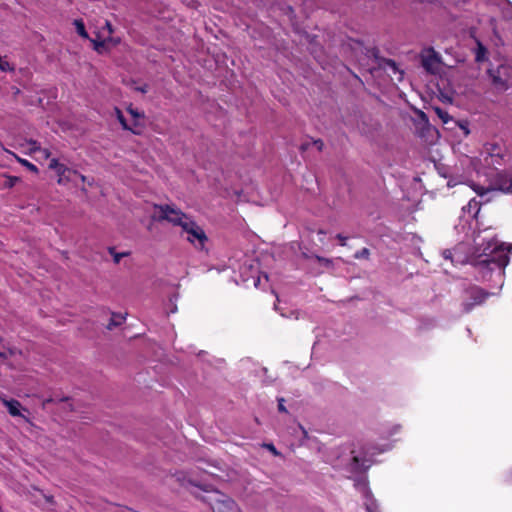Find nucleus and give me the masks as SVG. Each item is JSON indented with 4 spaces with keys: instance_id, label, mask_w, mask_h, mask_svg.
I'll use <instances>...</instances> for the list:
<instances>
[{
    "instance_id": "f257e3e1",
    "label": "nucleus",
    "mask_w": 512,
    "mask_h": 512,
    "mask_svg": "<svg viewBox=\"0 0 512 512\" xmlns=\"http://www.w3.org/2000/svg\"><path fill=\"white\" fill-rule=\"evenodd\" d=\"M509 263L508 251L502 246L495 247L489 254L480 255L475 261V266L480 269L493 271L504 270Z\"/></svg>"
},
{
    "instance_id": "f03ea898",
    "label": "nucleus",
    "mask_w": 512,
    "mask_h": 512,
    "mask_svg": "<svg viewBox=\"0 0 512 512\" xmlns=\"http://www.w3.org/2000/svg\"><path fill=\"white\" fill-rule=\"evenodd\" d=\"M208 503L213 512H241L232 498L219 491L212 492L208 497Z\"/></svg>"
},
{
    "instance_id": "7ed1b4c3",
    "label": "nucleus",
    "mask_w": 512,
    "mask_h": 512,
    "mask_svg": "<svg viewBox=\"0 0 512 512\" xmlns=\"http://www.w3.org/2000/svg\"><path fill=\"white\" fill-rule=\"evenodd\" d=\"M483 154H485V162L489 166H493L497 169L498 166L504 164V158L506 156V148L497 142H487L483 146Z\"/></svg>"
},
{
    "instance_id": "20e7f679",
    "label": "nucleus",
    "mask_w": 512,
    "mask_h": 512,
    "mask_svg": "<svg viewBox=\"0 0 512 512\" xmlns=\"http://www.w3.org/2000/svg\"><path fill=\"white\" fill-rule=\"evenodd\" d=\"M488 74L495 87L506 90L512 85V67L501 64L497 68L488 69Z\"/></svg>"
},
{
    "instance_id": "39448f33",
    "label": "nucleus",
    "mask_w": 512,
    "mask_h": 512,
    "mask_svg": "<svg viewBox=\"0 0 512 512\" xmlns=\"http://www.w3.org/2000/svg\"><path fill=\"white\" fill-rule=\"evenodd\" d=\"M156 208L159 209L160 215L158 220H165L169 223H172L175 226H180L185 224L188 219H191L187 214L182 212L180 209L171 207L170 205H156Z\"/></svg>"
},
{
    "instance_id": "423d86ee",
    "label": "nucleus",
    "mask_w": 512,
    "mask_h": 512,
    "mask_svg": "<svg viewBox=\"0 0 512 512\" xmlns=\"http://www.w3.org/2000/svg\"><path fill=\"white\" fill-rule=\"evenodd\" d=\"M182 230L188 234L187 240L196 248L203 249L205 242L208 240L204 230L192 219H188Z\"/></svg>"
},
{
    "instance_id": "0eeeda50",
    "label": "nucleus",
    "mask_w": 512,
    "mask_h": 512,
    "mask_svg": "<svg viewBox=\"0 0 512 512\" xmlns=\"http://www.w3.org/2000/svg\"><path fill=\"white\" fill-rule=\"evenodd\" d=\"M467 300L463 303V310L469 313L475 306L483 304L491 293L487 292L479 286H471L466 289Z\"/></svg>"
},
{
    "instance_id": "6e6552de",
    "label": "nucleus",
    "mask_w": 512,
    "mask_h": 512,
    "mask_svg": "<svg viewBox=\"0 0 512 512\" xmlns=\"http://www.w3.org/2000/svg\"><path fill=\"white\" fill-rule=\"evenodd\" d=\"M421 64L428 73L435 75L440 71L441 57L433 48H428L421 54Z\"/></svg>"
},
{
    "instance_id": "1a4fd4ad",
    "label": "nucleus",
    "mask_w": 512,
    "mask_h": 512,
    "mask_svg": "<svg viewBox=\"0 0 512 512\" xmlns=\"http://www.w3.org/2000/svg\"><path fill=\"white\" fill-rule=\"evenodd\" d=\"M491 188L504 193H512V174L498 171L491 180Z\"/></svg>"
},
{
    "instance_id": "9d476101",
    "label": "nucleus",
    "mask_w": 512,
    "mask_h": 512,
    "mask_svg": "<svg viewBox=\"0 0 512 512\" xmlns=\"http://www.w3.org/2000/svg\"><path fill=\"white\" fill-rule=\"evenodd\" d=\"M77 179L81 180L82 182H86L87 177L68 167V171H66L65 176L63 178H58L57 182L60 185H65L70 182L76 184Z\"/></svg>"
},
{
    "instance_id": "9b49d317",
    "label": "nucleus",
    "mask_w": 512,
    "mask_h": 512,
    "mask_svg": "<svg viewBox=\"0 0 512 512\" xmlns=\"http://www.w3.org/2000/svg\"><path fill=\"white\" fill-rule=\"evenodd\" d=\"M115 113H116L117 120L119 121V123L121 124V126L124 130L130 131L135 135H139L141 133L139 130L133 128L132 125L128 124L125 116L123 115L122 111L119 108H117V107L115 108Z\"/></svg>"
},
{
    "instance_id": "f8f14e48",
    "label": "nucleus",
    "mask_w": 512,
    "mask_h": 512,
    "mask_svg": "<svg viewBox=\"0 0 512 512\" xmlns=\"http://www.w3.org/2000/svg\"><path fill=\"white\" fill-rule=\"evenodd\" d=\"M364 505L368 512H381L380 506L370 492L365 494Z\"/></svg>"
},
{
    "instance_id": "ddd939ff",
    "label": "nucleus",
    "mask_w": 512,
    "mask_h": 512,
    "mask_svg": "<svg viewBox=\"0 0 512 512\" xmlns=\"http://www.w3.org/2000/svg\"><path fill=\"white\" fill-rule=\"evenodd\" d=\"M5 406L8 409V412L12 416H21L20 409L22 408L21 403L18 400L11 399L8 401H4Z\"/></svg>"
},
{
    "instance_id": "4468645a",
    "label": "nucleus",
    "mask_w": 512,
    "mask_h": 512,
    "mask_svg": "<svg viewBox=\"0 0 512 512\" xmlns=\"http://www.w3.org/2000/svg\"><path fill=\"white\" fill-rule=\"evenodd\" d=\"M488 50L481 41H477V47L475 50V61L484 62L487 60Z\"/></svg>"
},
{
    "instance_id": "2eb2a0df",
    "label": "nucleus",
    "mask_w": 512,
    "mask_h": 512,
    "mask_svg": "<svg viewBox=\"0 0 512 512\" xmlns=\"http://www.w3.org/2000/svg\"><path fill=\"white\" fill-rule=\"evenodd\" d=\"M352 463L356 470L366 471L371 466V461L359 456H353Z\"/></svg>"
},
{
    "instance_id": "dca6fc26",
    "label": "nucleus",
    "mask_w": 512,
    "mask_h": 512,
    "mask_svg": "<svg viewBox=\"0 0 512 512\" xmlns=\"http://www.w3.org/2000/svg\"><path fill=\"white\" fill-rule=\"evenodd\" d=\"M71 400L72 398L69 396L58 397V395H54L46 399L45 403L66 402L68 403V411L73 412L75 409L73 404L70 402Z\"/></svg>"
},
{
    "instance_id": "f3484780",
    "label": "nucleus",
    "mask_w": 512,
    "mask_h": 512,
    "mask_svg": "<svg viewBox=\"0 0 512 512\" xmlns=\"http://www.w3.org/2000/svg\"><path fill=\"white\" fill-rule=\"evenodd\" d=\"M73 25L75 27V30L77 32V34L84 38V39H89V35L86 31V28H85V24H84V21L82 19H75L73 21Z\"/></svg>"
},
{
    "instance_id": "a211bd4d",
    "label": "nucleus",
    "mask_w": 512,
    "mask_h": 512,
    "mask_svg": "<svg viewBox=\"0 0 512 512\" xmlns=\"http://www.w3.org/2000/svg\"><path fill=\"white\" fill-rule=\"evenodd\" d=\"M125 320V317L119 313H112V316L110 318V322L107 325V328L109 330H112L118 326H120Z\"/></svg>"
},
{
    "instance_id": "6ab92c4d",
    "label": "nucleus",
    "mask_w": 512,
    "mask_h": 512,
    "mask_svg": "<svg viewBox=\"0 0 512 512\" xmlns=\"http://www.w3.org/2000/svg\"><path fill=\"white\" fill-rule=\"evenodd\" d=\"M127 112L133 118L132 127L136 129L140 125L139 122H138V119L144 118V113L143 112H139L137 109L133 108L132 105H130L127 108Z\"/></svg>"
},
{
    "instance_id": "aec40b11",
    "label": "nucleus",
    "mask_w": 512,
    "mask_h": 512,
    "mask_svg": "<svg viewBox=\"0 0 512 512\" xmlns=\"http://www.w3.org/2000/svg\"><path fill=\"white\" fill-rule=\"evenodd\" d=\"M95 51L100 54H107L111 51V47L108 44V41H105V39L100 40V42L97 43L95 47Z\"/></svg>"
},
{
    "instance_id": "412c9836",
    "label": "nucleus",
    "mask_w": 512,
    "mask_h": 512,
    "mask_svg": "<svg viewBox=\"0 0 512 512\" xmlns=\"http://www.w3.org/2000/svg\"><path fill=\"white\" fill-rule=\"evenodd\" d=\"M20 181V178L17 176H5L4 181L1 184L2 188L5 189H11L13 188L18 182Z\"/></svg>"
},
{
    "instance_id": "4be33fe9",
    "label": "nucleus",
    "mask_w": 512,
    "mask_h": 512,
    "mask_svg": "<svg viewBox=\"0 0 512 512\" xmlns=\"http://www.w3.org/2000/svg\"><path fill=\"white\" fill-rule=\"evenodd\" d=\"M433 110H434L435 114L441 119V121L444 124H447L449 121L452 120V117L444 109H442L440 107H433Z\"/></svg>"
},
{
    "instance_id": "5701e85b",
    "label": "nucleus",
    "mask_w": 512,
    "mask_h": 512,
    "mask_svg": "<svg viewBox=\"0 0 512 512\" xmlns=\"http://www.w3.org/2000/svg\"><path fill=\"white\" fill-rule=\"evenodd\" d=\"M17 161L24 167H26L29 171H31L32 173H35V174H38L39 173V169L36 165H34L33 163L29 162L28 160L26 159H23V158H20L18 156H15Z\"/></svg>"
},
{
    "instance_id": "b1692460",
    "label": "nucleus",
    "mask_w": 512,
    "mask_h": 512,
    "mask_svg": "<svg viewBox=\"0 0 512 512\" xmlns=\"http://www.w3.org/2000/svg\"><path fill=\"white\" fill-rule=\"evenodd\" d=\"M108 252L113 256L115 264H119L120 260L129 254L128 252L117 253L114 247H109Z\"/></svg>"
},
{
    "instance_id": "393cba45",
    "label": "nucleus",
    "mask_w": 512,
    "mask_h": 512,
    "mask_svg": "<svg viewBox=\"0 0 512 512\" xmlns=\"http://www.w3.org/2000/svg\"><path fill=\"white\" fill-rule=\"evenodd\" d=\"M467 210L469 213L474 211L475 215H477L480 210V203L475 198L471 199L467 204Z\"/></svg>"
},
{
    "instance_id": "a878e982",
    "label": "nucleus",
    "mask_w": 512,
    "mask_h": 512,
    "mask_svg": "<svg viewBox=\"0 0 512 512\" xmlns=\"http://www.w3.org/2000/svg\"><path fill=\"white\" fill-rule=\"evenodd\" d=\"M370 256V250L366 247L362 248L361 250L357 251L354 254L355 259H369Z\"/></svg>"
},
{
    "instance_id": "bb28decb",
    "label": "nucleus",
    "mask_w": 512,
    "mask_h": 512,
    "mask_svg": "<svg viewBox=\"0 0 512 512\" xmlns=\"http://www.w3.org/2000/svg\"><path fill=\"white\" fill-rule=\"evenodd\" d=\"M28 143L30 145V151L31 152H40V151H42V148H41V146H40L38 141L31 139Z\"/></svg>"
},
{
    "instance_id": "cd10ccee",
    "label": "nucleus",
    "mask_w": 512,
    "mask_h": 512,
    "mask_svg": "<svg viewBox=\"0 0 512 512\" xmlns=\"http://www.w3.org/2000/svg\"><path fill=\"white\" fill-rule=\"evenodd\" d=\"M59 178H63L65 176L66 171H68V167L62 163L54 170Z\"/></svg>"
},
{
    "instance_id": "c85d7f7f",
    "label": "nucleus",
    "mask_w": 512,
    "mask_h": 512,
    "mask_svg": "<svg viewBox=\"0 0 512 512\" xmlns=\"http://www.w3.org/2000/svg\"><path fill=\"white\" fill-rule=\"evenodd\" d=\"M105 41H108V44L112 48V47L117 46L120 43L121 40H120L119 37H111V36H109V37L105 38Z\"/></svg>"
},
{
    "instance_id": "c756f323",
    "label": "nucleus",
    "mask_w": 512,
    "mask_h": 512,
    "mask_svg": "<svg viewBox=\"0 0 512 512\" xmlns=\"http://www.w3.org/2000/svg\"><path fill=\"white\" fill-rule=\"evenodd\" d=\"M263 447L268 449L275 456H279L280 455V453L277 451L276 447L273 444H271V443H269V444L265 443V444H263Z\"/></svg>"
},
{
    "instance_id": "7c9ffc66",
    "label": "nucleus",
    "mask_w": 512,
    "mask_h": 512,
    "mask_svg": "<svg viewBox=\"0 0 512 512\" xmlns=\"http://www.w3.org/2000/svg\"><path fill=\"white\" fill-rule=\"evenodd\" d=\"M96 36H97L96 39H93L90 37L88 39L91 42L94 51H95V47H96L97 43L100 42V40H102L99 32L96 33Z\"/></svg>"
},
{
    "instance_id": "2f4dec72",
    "label": "nucleus",
    "mask_w": 512,
    "mask_h": 512,
    "mask_svg": "<svg viewBox=\"0 0 512 512\" xmlns=\"http://www.w3.org/2000/svg\"><path fill=\"white\" fill-rule=\"evenodd\" d=\"M284 401L285 400L283 398L278 399V410H279V412L287 413V409L284 405Z\"/></svg>"
},
{
    "instance_id": "473e14b6",
    "label": "nucleus",
    "mask_w": 512,
    "mask_h": 512,
    "mask_svg": "<svg viewBox=\"0 0 512 512\" xmlns=\"http://www.w3.org/2000/svg\"><path fill=\"white\" fill-rule=\"evenodd\" d=\"M14 354L12 349H8V351H0V358L7 359L9 356H12Z\"/></svg>"
},
{
    "instance_id": "72a5a7b5",
    "label": "nucleus",
    "mask_w": 512,
    "mask_h": 512,
    "mask_svg": "<svg viewBox=\"0 0 512 512\" xmlns=\"http://www.w3.org/2000/svg\"><path fill=\"white\" fill-rule=\"evenodd\" d=\"M59 165L60 162L58 161V159L53 158L49 163V169L55 170L56 168H58Z\"/></svg>"
},
{
    "instance_id": "f704fd0d",
    "label": "nucleus",
    "mask_w": 512,
    "mask_h": 512,
    "mask_svg": "<svg viewBox=\"0 0 512 512\" xmlns=\"http://www.w3.org/2000/svg\"><path fill=\"white\" fill-rule=\"evenodd\" d=\"M313 144L316 146L318 151H322L324 148V142L321 139H316L313 141Z\"/></svg>"
},
{
    "instance_id": "c9c22d12",
    "label": "nucleus",
    "mask_w": 512,
    "mask_h": 512,
    "mask_svg": "<svg viewBox=\"0 0 512 512\" xmlns=\"http://www.w3.org/2000/svg\"><path fill=\"white\" fill-rule=\"evenodd\" d=\"M136 91H139L143 94L147 93L148 90H149V85L148 84H143L142 86H139V87H135L134 88Z\"/></svg>"
},
{
    "instance_id": "e433bc0d",
    "label": "nucleus",
    "mask_w": 512,
    "mask_h": 512,
    "mask_svg": "<svg viewBox=\"0 0 512 512\" xmlns=\"http://www.w3.org/2000/svg\"><path fill=\"white\" fill-rule=\"evenodd\" d=\"M336 238L339 240V244L341 246H346L347 237L343 236L342 234H337Z\"/></svg>"
},
{
    "instance_id": "4c0bfd02",
    "label": "nucleus",
    "mask_w": 512,
    "mask_h": 512,
    "mask_svg": "<svg viewBox=\"0 0 512 512\" xmlns=\"http://www.w3.org/2000/svg\"><path fill=\"white\" fill-rule=\"evenodd\" d=\"M211 467H212V470H210V471L205 470V472H207V473H208L209 475H211V476H217L216 471H217V470H221V468H220V467H218L217 465H212Z\"/></svg>"
},
{
    "instance_id": "58836bf2",
    "label": "nucleus",
    "mask_w": 512,
    "mask_h": 512,
    "mask_svg": "<svg viewBox=\"0 0 512 512\" xmlns=\"http://www.w3.org/2000/svg\"><path fill=\"white\" fill-rule=\"evenodd\" d=\"M386 64L391 67L394 71L397 70V65H396V62L392 59H388L386 60Z\"/></svg>"
},
{
    "instance_id": "ea45409f",
    "label": "nucleus",
    "mask_w": 512,
    "mask_h": 512,
    "mask_svg": "<svg viewBox=\"0 0 512 512\" xmlns=\"http://www.w3.org/2000/svg\"><path fill=\"white\" fill-rule=\"evenodd\" d=\"M459 126L464 131L465 135H468L470 133V131L468 129V123L467 122H465L463 124L461 123Z\"/></svg>"
},
{
    "instance_id": "a19ab883",
    "label": "nucleus",
    "mask_w": 512,
    "mask_h": 512,
    "mask_svg": "<svg viewBox=\"0 0 512 512\" xmlns=\"http://www.w3.org/2000/svg\"><path fill=\"white\" fill-rule=\"evenodd\" d=\"M476 191V193L478 195H484L487 191H489L490 189H485L483 187H477L476 189H474Z\"/></svg>"
},
{
    "instance_id": "79ce46f5",
    "label": "nucleus",
    "mask_w": 512,
    "mask_h": 512,
    "mask_svg": "<svg viewBox=\"0 0 512 512\" xmlns=\"http://www.w3.org/2000/svg\"><path fill=\"white\" fill-rule=\"evenodd\" d=\"M40 152L42 153V155H43L46 159H47V158H49V157H50V155H51V152H50L48 149H46V148H44V149L42 148V151H40Z\"/></svg>"
},
{
    "instance_id": "37998d69",
    "label": "nucleus",
    "mask_w": 512,
    "mask_h": 512,
    "mask_svg": "<svg viewBox=\"0 0 512 512\" xmlns=\"http://www.w3.org/2000/svg\"><path fill=\"white\" fill-rule=\"evenodd\" d=\"M190 483H191L192 485L196 486V487H199V488L203 489L204 491H208V487H209L208 485H206V486H201L200 484L195 483V482H193V481H190Z\"/></svg>"
},
{
    "instance_id": "c03bdc74",
    "label": "nucleus",
    "mask_w": 512,
    "mask_h": 512,
    "mask_svg": "<svg viewBox=\"0 0 512 512\" xmlns=\"http://www.w3.org/2000/svg\"><path fill=\"white\" fill-rule=\"evenodd\" d=\"M8 67H9V63L8 62H3L2 61V64H0V70H2V71H7Z\"/></svg>"
},
{
    "instance_id": "a18cd8bd",
    "label": "nucleus",
    "mask_w": 512,
    "mask_h": 512,
    "mask_svg": "<svg viewBox=\"0 0 512 512\" xmlns=\"http://www.w3.org/2000/svg\"><path fill=\"white\" fill-rule=\"evenodd\" d=\"M105 26L108 29L110 34L113 33V27H112V24L110 22L106 21Z\"/></svg>"
},
{
    "instance_id": "49530a36",
    "label": "nucleus",
    "mask_w": 512,
    "mask_h": 512,
    "mask_svg": "<svg viewBox=\"0 0 512 512\" xmlns=\"http://www.w3.org/2000/svg\"><path fill=\"white\" fill-rule=\"evenodd\" d=\"M309 145H310L309 143H303V144H301V146H300V150H301V151H306V150L309 148Z\"/></svg>"
},
{
    "instance_id": "de8ad7c7",
    "label": "nucleus",
    "mask_w": 512,
    "mask_h": 512,
    "mask_svg": "<svg viewBox=\"0 0 512 512\" xmlns=\"http://www.w3.org/2000/svg\"><path fill=\"white\" fill-rule=\"evenodd\" d=\"M443 254H444V257H445L446 259L451 258V255H452V253H451V251H450V250H446V251H444V253H443Z\"/></svg>"
},
{
    "instance_id": "09e8293b",
    "label": "nucleus",
    "mask_w": 512,
    "mask_h": 512,
    "mask_svg": "<svg viewBox=\"0 0 512 512\" xmlns=\"http://www.w3.org/2000/svg\"><path fill=\"white\" fill-rule=\"evenodd\" d=\"M45 499H46V501H47L48 503H50V504L54 503V498H53V496H45Z\"/></svg>"
},
{
    "instance_id": "8fccbe9b",
    "label": "nucleus",
    "mask_w": 512,
    "mask_h": 512,
    "mask_svg": "<svg viewBox=\"0 0 512 512\" xmlns=\"http://www.w3.org/2000/svg\"><path fill=\"white\" fill-rule=\"evenodd\" d=\"M251 281H252L253 286L256 287V277L255 276H251Z\"/></svg>"
},
{
    "instance_id": "3c124183",
    "label": "nucleus",
    "mask_w": 512,
    "mask_h": 512,
    "mask_svg": "<svg viewBox=\"0 0 512 512\" xmlns=\"http://www.w3.org/2000/svg\"><path fill=\"white\" fill-rule=\"evenodd\" d=\"M317 233L320 236H324L326 234V232L324 230H322V229H319Z\"/></svg>"
}]
</instances>
